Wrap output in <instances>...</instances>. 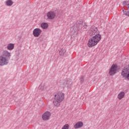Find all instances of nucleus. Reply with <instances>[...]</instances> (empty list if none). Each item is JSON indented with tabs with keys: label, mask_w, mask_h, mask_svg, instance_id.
I'll return each mask as SVG.
<instances>
[{
	"label": "nucleus",
	"mask_w": 129,
	"mask_h": 129,
	"mask_svg": "<svg viewBox=\"0 0 129 129\" xmlns=\"http://www.w3.org/2000/svg\"><path fill=\"white\" fill-rule=\"evenodd\" d=\"M88 34L91 37L88 40L87 44L88 47L89 48H92V47L96 46L101 41V35L96 27H92L88 31Z\"/></svg>",
	"instance_id": "1"
},
{
	"label": "nucleus",
	"mask_w": 129,
	"mask_h": 129,
	"mask_svg": "<svg viewBox=\"0 0 129 129\" xmlns=\"http://www.w3.org/2000/svg\"><path fill=\"white\" fill-rule=\"evenodd\" d=\"M65 98V94L62 92H58L55 93L54 94V100L53 101V104L54 106L58 107L60 106V104L64 101V98Z\"/></svg>",
	"instance_id": "2"
},
{
	"label": "nucleus",
	"mask_w": 129,
	"mask_h": 129,
	"mask_svg": "<svg viewBox=\"0 0 129 129\" xmlns=\"http://www.w3.org/2000/svg\"><path fill=\"white\" fill-rule=\"evenodd\" d=\"M118 72V68H117V64H113L111 66L109 69V75H114L115 73Z\"/></svg>",
	"instance_id": "3"
},
{
	"label": "nucleus",
	"mask_w": 129,
	"mask_h": 129,
	"mask_svg": "<svg viewBox=\"0 0 129 129\" xmlns=\"http://www.w3.org/2000/svg\"><path fill=\"white\" fill-rule=\"evenodd\" d=\"M9 63L8 58L4 56H0V66H3V65H7Z\"/></svg>",
	"instance_id": "4"
},
{
	"label": "nucleus",
	"mask_w": 129,
	"mask_h": 129,
	"mask_svg": "<svg viewBox=\"0 0 129 129\" xmlns=\"http://www.w3.org/2000/svg\"><path fill=\"white\" fill-rule=\"evenodd\" d=\"M46 17L49 20H54L56 18V13L53 11H50L46 14Z\"/></svg>",
	"instance_id": "5"
},
{
	"label": "nucleus",
	"mask_w": 129,
	"mask_h": 129,
	"mask_svg": "<svg viewBox=\"0 0 129 129\" xmlns=\"http://www.w3.org/2000/svg\"><path fill=\"white\" fill-rule=\"evenodd\" d=\"M50 117H51V113L49 111H46L42 115L43 120H48L50 119Z\"/></svg>",
	"instance_id": "6"
},
{
	"label": "nucleus",
	"mask_w": 129,
	"mask_h": 129,
	"mask_svg": "<svg viewBox=\"0 0 129 129\" xmlns=\"http://www.w3.org/2000/svg\"><path fill=\"white\" fill-rule=\"evenodd\" d=\"M33 36L34 37H38L40 35H41V33H42V30L40 29V28H36L33 30Z\"/></svg>",
	"instance_id": "7"
},
{
	"label": "nucleus",
	"mask_w": 129,
	"mask_h": 129,
	"mask_svg": "<svg viewBox=\"0 0 129 129\" xmlns=\"http://www.w3.org/2000/svg\"><path fill=\"white\" fill-rule=\"evenodd\" d=\"M84 125L83 122L82 121H78L74 125V128H81Z\"/></svg>",
	"instance_id": "8"
},
{
	"label": "nucleus",
	"mask_w": 129,
	"mask_h": 129,
	"mask_svg": "<svg viewBox=\"0 0 129 129\" xmlns=\"http://www.w3.org/2000/svg\"><path fill=\"white\" fill-rule=\"evenodd\" d=\"M125 95V93L123 91H121L117 95V98L119 99V100H121L122 98H124V96Z\"/></svg>",
	"instance_id": "9"
},
{
	"label": "nucleus",
	"mask_w": 129,
	"mask_h": 129,
	"mask_svg": "<svg viewBox=\"0 0 129 129\" xmlns=\"http://www.w3.org/2000/svg\"><path fill=\"white\" fill-rule=\"evenodd\" d=\"M59 55L61 57H65L66 56V49L64 48H61L60 50L59 51Z\"/></svg>",
	"instance_id": "10"
},
{
	"label": "nucleus",
	"mask_w": 129,
	"mask_h": 129,
	"mask_svg": "<svg viewBox=\"0 0 129 129\" xmlns=\"http://www.w3.org/2000/svg\"><path fill=\"white\" fill-rule=\"evenodd\" d=\"M2 56H4V57H5L6 58H9L11 57V53H10L9 51L6 50L3 52V55Z\"/></svg>",
	"instance_id": "11"
},
{
	"label": "nucleus",
	"mask_w": 129,
	"mask_h": 129,
	"mask_svg": "<svg viewBox=\"0 0 129 129\" xmlns=\"http://www.w3.org/2000/svg\"><path fill=\"white\" fill-rule=\"evenodd\" d=\"M48 23H42L41 24V27L42 29H47L48 28Z\"/></svg>",
	"instance_id": "12"
},
{
	"label": "nucleus",
	"mask_w": 129,
	"mask_h": 129,
	"mask_svg": "<svg viewBox=\"0 0 129 129\" xmlns=\"http://www.w3.org/2000/svg\"><path fill=\"white\" fill-rule=\"evenodd\" d=\"M15 47V45L13 43H10L7 46V49L8 50H13Z\"/></svg>",
	"instance_id": "13"
},
{
	"label": "nucleus",
	"mask_w": 129,
	"mask_h": 129,
	"mask_svg": "<svg viewBox=\"0 0 129 129\" xmlns=\"http://www.w3.org/2000/svg\"><path fill=\"white\" fill-rule=\"evenodd\" d=\"M70 85V82L68 81H65L63 83V87H69Z\"/></svg>",
	"instance_id": "14"
},
{
	"label": "nucleus",
	"mask_w": 129,
	"mask_h": 129,
	"mask_svg": "<svg viewBox=\"0 0 129 129\" xmlns=\"http://www.w3.org/2000/svg\"><path fill=\"white\" fill-rule=\"evenodd\" d=\"M6 4L8 6H12L13 5V2L11 0L7 1Z\"/></svg>",
	"instance_id": "15"
},
{
	"label": "nucleus",
	"mask_w": 129,
	"mask_h": 129,
	"mask_svg": "<svg viewBox=\"0 0 129 129\" xmlns=\"http://www.w3.org/2000/svg\"><path fill=\"white\" fill-rule=\"evenodd\" d=\"M61 129H69V124H64Z\"/></svg>",
	"instance_id": "16"
},
{
	"label": "nucleus",
	"mask_w": 129,
	"mask_h": 129,
	"mask_svg": "<svg viewBox=\"0 0 129 129\" xmlns=\"http://www.w3.org/2000/svg\"><path fill=\"white\" fill-rule=\"evenodd\" d=\"M80 80L81 83H83V82H84V77H82L81 78H80Z\"/></svg>",
	"instance_id": "17"
},
{
	"label": "nucleus",
	"mask_w": 129,
	"mask_h": 129,
	"mask_svg": "<svg viewBox=\"0 0 129 129\" xmlns=\"http://www.w3.org/2000/svg\"><path fill=\"white\" fill-rule=\"evenodd\" d=\"M126 3V2H123V5H125V4Z\"/></svg>",
	"instance_id": "18"
}]
</instances>
